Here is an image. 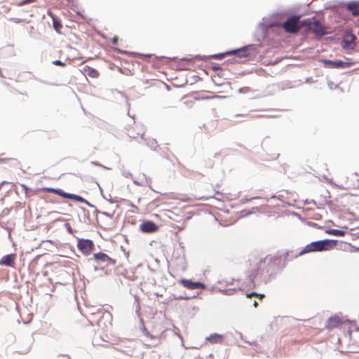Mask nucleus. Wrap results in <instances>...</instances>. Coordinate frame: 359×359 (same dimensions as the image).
I'll return each instance as SVG.
<instances>
[{
  "mask_svg": "<svg viewBox=\"0 0 359 359\" xmlns=\"http://www.w3.org/2000/svg\"><path fill=\"white\" fill-rule=\"evenodd\" d=\"M167 329L168 328L160 318H156L153 316L147 322V325L143 324L142 332L146 337L154 341L153 344H148V346H155L158 344L164 337V333Z\"/></svg>",
  "mask_w": 359,
  "mask_h": 359,
  "instance_id": "f257e3e1",
  "label": "nucleus"
},
{
  "mask_svg": "<svg viewBox=\"0 0 359 359\" xmlns=\"http://www.w3.org/2000/svg\"><path fill=\"white\" fill-rule=\"evenodd\" d=\"M337 243V241L330 239L314 241L306 245L299 253V255L301 256L306 253L330 250L336 248Z\"/></svg>",
  "mask_w": 359,
  "mask_h": 359,
  "instance_id": "f03ea898",
  "label": "nucleus"
},
{
  "mask_svg": "<svg viewBox=\"0 0 359 359\" xmlns=\"http://www.w3.org/2000/svg\"><path fill=\"white\" fill-rule=\"evenodd\" d=\"M304 27V22L300 21L299 15H292L282 24V27L287 33L294 34Z\"/></svg>",
  "mask_w": 359,
  "mask_h": 359,
  "instance_id": "7ed1b4c3",
  "label": "nucleus"
},
{
  "mask_svg": "<svg viewBox=\"0 0 359 359\" xmlns=\"http://www.w3.org/2000/svg\"><path fill=\"white\" fill-rule=\"evenodd\" d=\"M128 130V135L130 138L137 139L139 137L144 139L145 133L144 127L140 124L134 123L132 126H130Z\"/></svg>",
  "mask_w": 359,
  "mask_h": 359,
  "instance_id": "20e7f679",
  "label": "nucleus"
},
{
  "mask_svg": "<svg viewBox=\"0 0 359 359\" xmlns=\"http://www.w3.org/2000/svg\"><path fill=\"white\" fill-rule=\"evenodd\" d=\"M304 26L308 27V29L310 31L316 34L317 35H323L325 33L323 27L320 25V23L318 21L314 19H308L306 20H304Z\"/></svg>",
  "mask_w": 359,
  "mask_h": 359,
  "instance_id": "39448f33",
  "label": "nucleus"
},
{
  "mask_svg": "<svg viewBox=\"0 0 359 359\" xmlns=\"http://www.w3.org/2000/svg\"><path fill=\"white\" fill-rule=\"evenodd\" d=\"M77 248L84 255H88L94 248V243L89 239H79Z\"/></svg>",
  "mask_w": 359,
  "mask_h": 359,
  "instance_id": "423d86ee",
  "label": "nucleus"
},
{
  "mask_svg": "<svg viewBox=\"0 0 359 359\" xmlns=\"http://www.w3.org/2000/svg\"><path fill=\"white\" fill-rule=\"evenodd\" d=\"M93 259L98 265L104 264L105 266L114 265L116 260L109 257L107 254L103 252L95 253Z\"/></svg>",
  "mask_w": 359,
  "mask_h": 359,
  "instance_id": "0eeeda50",
  "label": "nucleus"
},
{
  "mask_svg": "<svg viewBox=\"0 0 359 359\" xmlns=\"http://www.w3.org/2000/svg\"><path fill=\"white\" fill-rule=\"evenodd\" d=\"M346 320L339 316H332L327 321L325 327L328 330H333L339 327Z\"/></svg>",
  "mask_w": 359,
  "mask_h": 359,
  "instance_id": "6e6552de",
  "label": "nucleus"
},
{
  "mask_svg": "<svg viewBox=\"0 0 359 359\" xmlns=\"http://www.w3.org/2000/svg\"><path fill=\"white\" fill-rule=\"evenodd\" d=\"M355 36L351 33H346L343 41H342V48L346 50H352L355 47Z\"/></svg>",
  "mask_w": 359,
  "mask_h": 359,
  "instance_id": "1a4fd4ad",
  "label": "nucleus"
},
{
  "mask_svg": "<svg viewBox=\"0 0 359 359\" xmlns=\"http://www.w3.org/2000/svg\"><path fill=\"white\" fill-rule=\"evenodd\" d=\"M41 191L47 193H53L58 196H60L65 198H69V199H75L76 198H79L77 196L69 193L64 192L61 189H56L53 188H49V187H43L41 189Z\"/></svg>",
  "mask_w": 359,
  "mask_h": 359,
  "instance_id": "9d476101",
  "label": "nucleus"
},
{
  "mask_svg": "<svg viewBox=\"0 0 359 359\" xmlns=\"http://www.w3.org/2000/svg\"><path fill=\"white\" fill-rule=\"evenodd\" d=\"M140 229L142 232L151 233L158 230V226L152 221H146L140 224Z\"/></svg>",
  "mask_w": 359,
  "mask_h": 359,
  "instance_id": "9b49d317",
  "label": "nucleus"
},
{
  "mask_svg": "<svg viewBox=\"0 0 359 359\" xmlns=\"http://www.w3.org/2000/svg\"><path fill=\"white\" fill-rule=\"evenodd\" d=\"M180 283L184 287L189 290H195V289H203L205 287V285L201 282H193L191 280L188 279H182Z\"/></svg>",
  "mask_w": 359,
  "mask_h": 359,
  "instance_id": "f8f14e48",
  "label": "nucleus"
},
{
  "mask_svg": "<svg viewBox=\"0 0 359 359\" xmlns=\"http://www.w3.org/2000/svg\"><path fill=\"white\" fill-rule=\"evenodd\" d=\"M15 254H10L5 255L1 259L0 265L15 267Z\"/></svg>",
  "mask_w": 359,
  "mask_h": 359,
  "instance_id": "ddd939ff",
  "label": "nucleus"
},
{
  "mask_svg": "<svg viewBox=\"0 0 359 359\" xmlns=\"http://www.w3.org/2000/svg\"><path fill=\"white\" fill-rule=\"evenodd\" d=\"M323 63L328 67H332V68H343L346 67H349L350 63L345 62L341 60L339 61H332L330 60H324Z\"/></svg>",
  "mask_w": 359,
  "mask_h": 359,
  "instance_id": "4468645a",
  "label": "nucleus"
},
{
  "mask_svg": "<svg viewBox=\"0 0 359 359\" xmlns=\"http://www.w3.org/2000/svg\"><path fill=\"white\" fill-rule=\"evenodd\" d=\"M47 14L53 20V25L54 29L57 32V33L61 34V29L62 27V25L61 24L60 21L57 19L56 15L51 11L48 10Z\"/></svg>",
  "mask_w": 359,
  "mask_h": 359,
  "instance_id": "2eb2a0df",
  "label": "nucleus"
},
{
  "mask_svg": "<svg viewBox=\"0 0 359 359\" xmlns=\"http://www.w3.org/2000/svg\"><path fill=\"white\" fill-rule=\"evenodd\" d=\"M346 7L353 15H359V1H351L346 5Z\"/></svg>",
  "mask_w": 359,
  "mask_h": 359,
  "instance_id": "dca6fc26",
  "label": "nucleus"
},
{
  "mask_svg": "<svg viewBox=\"0 0 359 359\" xmlns=\"http://www.w3.org/2000/svg\"><path fill=\"white\" fill-rule=\"evenodd\" d=\"M83 72L93 79H96L100 76V73L97 69L89 66H85L83 69Z\"/></svg>",
  "mask_w": 359,
  "mask_h": 359,
  "instance_id": "f3484780",
  "label": "nucleus"
},
{
  "mask_svg": "<svg viewBox=\"0 0 359 359\" xmlns=\"http://www.w3.org/2000/svg\"><path fill=\"white\" fill-rule=\"evenodd\" d=\"M205 340L211 344H220L224 340V336L219 334L214 333L207 337Z\"/></svg>",
  "mask_w": 359,
  "mask_h": 359,
  "instance_id": "a211bd4d",
  "label": "nucleus"
},
{
  "mask_svg": "<svg viewBox=\"0 0 359 359\" xmlns=\"http://www.w3.org/2000/svg\"><path fill=\"white\" fill-rule=\"evenodd\" d=\"M327 233L336 236H344L346 234L344 231L334 229L327 230Z\"/></svg>",
  "mask_w": 359,
  "mask_h": 359,
  "instance_id": "6ab92c4d",
  "label": "nucleus"
},
{
  "mask_svg": "<svg viewBox=\"0 0 359 359\" xmlns=\"http://www.w3.org/2000/svg\"><path fill=\"white\" fill-rule=\"evenodd\" d=\"M233 53L234 55H236L238 57H248V50L245 48H242V49L234 50L233 52Z\"/></svg>",
  "mask_w": 359,
  "mask_h": 359,
  "instance_id": "aec40b11",
  "label": "nucleus"
},
{
  "mask_svg": "<svg viewBox=\"0 0 359 359\" xmlns=\"http://www.w3.org/2000/svg\"><path fill=\"white\" fill-rule=\"evenodd\" d=\"M53 64L55 65H57V66H60V67H65L67 65V64L65 62H63L59 60H54L53 62Z\"/></svg>",
  "mask_w": 359,
  "mask_h": 359,
  "instance_id": "412c9836",
  "label": "nucleus"
},
{
  "mask_svg": "<svg viewBox=\"0 0 359 359\" xmlns=\"http://www.w3.org/2000/svg\"><path fill=\"white\" fill-rule=\"evenodd\" d=\"M252 91V89L250 87H243L239 89V92L241 93H248Z\"/></svg>",
  "mask_w": 359,
  "mask_h": 359,
  "instance_id": "4be33fe9",
  "label": "nucleus"
},
{
  "mask_svg": "<svg viewBox=\"0 0 359 359\" xmlns=\"http://www.w3.org/2000/svg\"><path fill=\"white\" fill-rule=\"evenodd\" d=\"M247 297L248 298H250L252 297H255V296H257V297H259V299H262L264 297V294H257V293L255 292H252L250 294H246Z\"/></svg>",
  "mask_w": 359,
  "mask_h": 359,
  "instance_id": "5701e85b",
  "label": "nucleus"
},
{
  "mask_svg": "<svg viewBox=\"0 0 359 359\" xmlns=\"http://www.w3.org/2000/svg\"><path fill=\"white\" fill-rule=\"evenodd\" d=\"M36 0H23L19 5L23 6L29 3L35 2Z\"/></svg>",
  "mask_w": 359,
  "mask_h": 359,
  "instance_id": "b1692460",
  "label": "nucleus"
},
{
  "mask_svg": "<svg viewBox=\"0 0 359 359\" xmlns=\"http://www.w3.org/2000/svg\"><path fill=\"white\" fill-rule=\"evenodd\" d=\"M118 41V37L117 36H114L111 39V42L114 45H117Z\"/></svg>",
  "mask_w": 359,
  "mask_h": 359,
  "instance_id": "393cba45",
  "label": "nucleus"
},
{
  "mask_svg": "<svg viewBox=\"0 0 359 359\" xmlns=\"http://www.w3.org/2000/svg\"><path fill=\"white\" fill-rule=\"evenodd\" d=\"M111 311H112V307H111V306H109L107 307V309H105V312H107V313H110L111 312Z\"/></svg>",
  "mask_w": 359,
  "mask_h": 359,
  "instance_id": "a878e982",
  "label": "nucleus"
},
{
  "mask_svg": "<svg viewBox=\"0 0 359 359\" xmlns=\"http://www.w3.org/2000/svg\"><path fill=\"white\" fill-rule=\"evenodd\" d=\"M22 187L25 189L26 194H27L29 189L25 185H22Z\"/></svg>",
  "mask_w": 359,
  "mask_h": 359,
  "instance_id": "bb28decb",
  "label": "nucleus"
},
{
  "mask_svg": "<svg viewBox=\"0 0 359 359\" xmlns=\"http://www.w3.org/2000/svg\"><path fill=\"white\" fill-rule=\"evenodd\" d=\"M264 264V261L260 260L259 262V263H258V266H262V265Z\"/></svg>",
  "mask_w": 359,
  "mask_h": 359,
  "instance_id": "cd10ccee",
  "label": "nucleus"
},
{
  "mask_svg": "<svg viewBox=\"0 0 359 359\" xmlns=\"http://www.w3.org/2000/svg\"><path fill=\"white\" fill-rule=\"evenodd\" d=\"M253 304H254L255 307H257L258 305V303H257V302L255 301Z\"/></svg>",
  "mask_w": 359,
  "mask_h": 359,
  "instance_id": "c85d7f7f",
  "label": "nucleus"
},
{
  "mask_svg": "<svg viewBox=\"0 0 359 359\" xmlns=\"http://www.w3.org/2000/svg\"><path fill=\"white\" fill-rule=\"evenodd\" d=\"M356 330L359 331V327L356 329Z\"/></svg>",
  "mask_w": 359,
  "mask_h": 359,
  "instance_id": "c756f323",
  "label": "nucleus"
}]
</instances>
